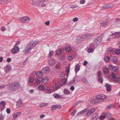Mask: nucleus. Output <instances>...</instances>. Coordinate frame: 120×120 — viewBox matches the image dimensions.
Instances as JSON below:
<instances>
[{"label":"nucleus","instance_id":"29","mask_svg":"<svg viewBox=\"0 0 120 120\" xmlns=\"http://www.w3.org/2000/svg\"><path fill=\"white\" fill-rule=\"evenodd\" d=\"M112 70L115 72L117 71L118 70V68L116 66H113L112 68Z\"/></svg>","mask_w":120,"mask_h":120},{"label":"nucleus","instance_id":"14","mask_svg":"<svg viewBox=\"0 0 120 120\" xmlns=\"http://www.w3.org/2000/svg\"><path fill=\"white\" fill-rule=\"evenodd\" d=\"M77 39L78 41H83L86 40V38L85 35L79 37H78L77 38Z\"/></svg>","mask_w":120,"mask_h":120},{"label":"nucleus","instance_id":"48","mask_svg":"<svg viewBox=\"0 0 120 120\" xmlns=\"http://www.w3.org/2000/svg\"><path fill=\"white\" fill-rule=\"evenodd\" d=\"M53 105L56 109L60 108H61V106L60 105Z\"/></svg>","mask_w":120,"mask_h":120},{"label":"nucleus","instance_id":"42","mask_svg":"<svg viewBox=\"0 0 120 120\" xmlns=\"http://www.w3.org/2000/svg\"><path fill=\"white\" fill-rule=\"evenodd\" d=\"M61 53V49H58L56 51V54L57 55L60 54Z\"/></svg>","mask_w":120,"mask_h":120},{"label":"nucleus","instance_id":"49","mask_svg":"<svg viewBox=\"0 0 120 120\" xmlns=\"http://www.w3.org/2000/svg\"><path fill=\"white\" fill-rule=\"evenodd\" d=\"M111 75L113 78V80H112H112H114L116 77V75L114 73H112Z\"/></svg>","mask_w":120,"mask_h":120},{"label":"nucleus","instance_id":"34","mask_svg":"<svg viewBox=\"0 0 120 120\" xmlns=\"http://www.w3.org/2000/svg\"><path fill=\"white\" fill-rule=\"evenodd\" d=\"M104 59L106 62H108L110 58L109 56H106L105 57Z\"/></svg>","mask_w":120,"mask_h":120},{"label":"nucleus","instance_id":"19","mask_svg":"<svg viewBox=\"0 0 120 120\" xmlns=\"http://www.w3.org/2000/svg\"><path fill=\"white\" fill-rule=\"evenodd\" d=\"M86 40H88L92 37V34L91 33H88L85 34Z\"/></svg>","mask_w":120,"mask_h":120},{"label":"nucleus","instance_id":"46","mask_svg":"<svg viewBox=\"0 0 120 120\" xmlns=\"http://www.w3.org/2000/svg\"><path fill=\"white\" fill-rule=\"evenodd\" d=\"M7 85L6 84H3L0 86V89L3 88L4 87H6Z\"/></svg>","mask_w":120,"mask_h":120},{"label":"nucleus","instance_id":"6","mask_svg":"<svg viewBox=\"0 0 120 120\" xmlns=\"http://www.w3.org/2000/svg\"><path fill=\"white\" fill-rule=\"evenodd\" d=\"M107 97L105 95L103 94H98L97 95L96 97V98L98 100H103L106 99Z\"/></svg>","mask_w":120,"mask_h":120},{"label":"nucleus","instance_id":"60","mask_svg":"<svg viewBox=\"0 0 120 120\" xmlns=\"http://www.w3.org/2000/svg\"><path fill=\"white\" fill-rule=\"evenodd\" d=\"M80 2L81 4H83L85 3V1L84 0H81L80 1Z\"/></svg>","mask_w":120,"mask_h":120},{"label":"nucleus","instance_id":"57","mask_svg":"<svg viewBox=\"0 0 120 120\" xmlns=\"http://www.w3.org/2000/svg\"><path fill=\"white\" fill-rule=\"evenodd\" d=\"M70 68L69 67H67L66 68V71L67 73L68 74L69 72Z\"/></svg>","mask_w":120,"mask_h":120},{"label":"nucleus","instance_id":"35","mask_svg":"<svg viewBox=\"0 0 120 120\" xmlns=\"http://www.w3.org/2000/svg\"><path fill=\"white\" fill-rule=\"evenodd\" d=\"M53 95L56 98H58L60 97L59 95L57 94H54Z\"/></svg>","mask_w":120,"mask_h":120},{"label":"nucleus","instance_id":"45","mask_svg":"<svg viewBox=\"0 0 120 120\" xmlns=\"http://www.w3.org/2000/svg\"><path fill=\"white\" fill-rule=\"evenodd\" d=\"M98 80L99 82L101 83H102L103 82V80L101 77H98Z\"/></svg>","mask_w":120,"mask_h":120},{"label":"nucleus","instance_id":"16","mask_svg":"<svg viewBox=\"0 0 120 120\" xmlns=\"http://www.w3.org/2000/svg\"><path fill=\"white\" fill-rule=\"evenodd\" d=\"M36 75L38 77V78H41L43 74L42 72L38 71L36 72Z\"/></svg>","mask_w":120,"mask_h":120},{"label":"nucleus","instance_id":"61","mask_svg":"<svg viewBox=\"0 0 120 120\" xmlns=\"http://www.w3.org/2000/svg\"><path fill=\"white\" fill-rule=\"evenodd\" d=\"M78 18L77 17H75L73 19V20L74 22L78 20Z\"/></svg>","mask_w":120,"mask_h":120},{"label":"nucleus","instance_id":"15","mask_svg":"<svg viewBox=\"0 0 120 120\" xmlns=\"http://www.w3.org/2000/svg\"><path fill=\"white\" fill-rule=\"evenodd\" d=\"M45 90L46 93L47 94H50L52 92V89L49 87H47Z\"/></svg>","mask_w":120,"mask_h":120},{"label":"nucleus","instance_id":"38","mask_svg":"<svg viewBox=\"0 0 120 120\" xmlns=\"http://www.w3.org/2000/svg\"><path fill=\"white\" fill-rule=\"evenodd\" d=\"M115 52L116 54H120V50L119 49H116L115 50Z\"/></svg>","mask_w":120,"mask_h":120},{"label":"nucleus","instance_id":"41","mask_svg":"<svg viewBox=\"0 0 120 120\" xmlns=\"http://www.w3.org/2000/svg\"><path fill=\"white\" fill-rule=\"evenodd\" d=\"M47 105V104L45 103H43L39 105L40 107H42Z\"/></svg>","mask_w":120,"mask_h":120},{"label":"nucleus","instance_id":"13","mask_svg":"<svg viewBox=\"0 0 120 120\" xmlns=\"http://www.w3.org/2000/svg\"><path fill=\"white\" fill-rule=\"evenodd\" d=\"M33 5L35 6H38L41 2L38 0H31Z\"/></svg>","mask_w":120,"mask_h":120},{"label":"nucleus","instance_id":"47","mask_svg":"<svg viewBox=\"0 0 120 120\" xmlns=\"http://www.w3.org/2000/svg\"><path fill=\"white\" fill-rule=\"evenodd\" d=\"M53 54V51H50L48 57L49 58H50L52 56Z\"/></svg>","mask_w":120,"mask_h":120},{"label":"nucleus","instance_id":"64","mask_svg":"<svg viewBox=\"0 0 120 120\" xmlns=\"http://www.w3.org/2000/svg\"><path fill=\"white\" fill-rule=\"evenodd\" d=\"M115 22L116 23H120V19H117L116 20Z\"/></svg>","mask_w":120,"mask_h":120},{"label":"nucleus","instance_id":"3","mask_svg":"<svg viewBox=\"0 0 120 120\" xmlns=\"http://www.w3.org/2000/svg\"><path fill=\"white\" fill-rule=\"evenodd\" d=\"M102 37L101 36H98L95 39L94 41V44L96 45H99L102 40Z\"/></svg>","mask_w":120,"mask_h":120},{"label":"nucleus","instance_id":"51","mask_svg":"<svg viewBox=\"0 0 120 120\" xmlns=\"http://www.w3.org/2000/svg\"><path fill=\"white\" fill-rule=\"evenodd\" d=\"M93 49L91 48H90L88 49L87 50V51L89 53L92 52L93 51Z\"/></svg>","mask_w":120,"mask_h":120},{"label":"nucleus","instance_id":"9","mask_svg":"<svg viewBox=\"0 0 120 120\" xmlns=\"http://www.w3.org/2000/svg\"><path fill=\"white\" fill-rule=\"evenodd\" d=\"M34 81V79L31 77H30L28 79V84L30 86H32Z\"/></svg>","mask_w":120,"mask_h":120},{"label":"nucleus","instance_id":"23","mask_svg":"<svg viewBox=\"0 0 120 120\" xmlns=\"http://www.w3.org/2000/svg\"><path fill=\"white\" fill-rule=\"evenodd\" d=\"M79 70L80 66L78 64H77L75 66V73H77Z\"/></svg>","mask_w":120,"mask_h":120},{"label":"nucleus","instance_id":"2","mask_svg":"<svg viewBox=\"0 0 120 120\" xmlns=\"http://www.w3.org/2000/svg\"><path fill=\"white\" fill-rule=\"evenodd\" d=\"M20 87L19 84L16 82L9 84L7 86V88L10 91H15L18 90Z\"/></svg>","mask_w":120,"mask_h":120},{"label":"nucleus","instance_id":"52","mask_svg":"<svg viewBox=\"0 0 120 120\" xmlns=\"http://www.w3.org/2000/svg\"><path fill=\"white\" fill-rule=\"evenodd\" d=\"M77 79V77L76 76H75L72 80L73 83H75Z\"/></svg>","mask_w":120,"mask_h":120},{"label":"nucleus","instance_id":"4","mask_svg":"<svg viewBox=\"0 0 120 120\" xmlns=\"http://www.w3.org/2000/svg\"><path fill=\"white\" fill-rule=\"evenodd\" d=\"M21 21L23 23L28 22L30 21V19L27 16H25L21 18Z\"/></svg>","mask_w":120,"mask_h":120},{"label":"nucleus","instance_id":"28","mask_svg":"<svg viewBox=\"0 0 120 120\" xmlns=\"http://www.w3.org/2000/svg\"><path fill=\"white\" fill-rule=\"evenodd\" d=\"M64 94L66 95H67L69 94L70 93V91L68 90L65 89L64 91Z\"/></svg>","mask_w":120,"mask_h":120},{"label":"nucleus","instance_id":"10","mask_svg":"<svg viewBox=\"0 0 120 120\" xmlns=\"http://www.w3.org/2000/svg\"><path fill=\"white\" fill-rule=\"evenodd\" d=\"M111 60L112 61L113 63L114 64H116L117 63L118 61V58L117 57L115 56H114L111 57Z\"/></svg>","mask_w":120,"mask_h":120},{"label":"nucleus","instance_id":"24","mask_svg":"<svg viewBox=\"0 0 120 120\" xmlns=\"http://www.w3.org/2000/svg\"><path fill=\"white\" fill-rule=\"evenodd\" d=\"M98 117V116L97 114H94L92 116V120H97Z\"/></svg>","mask_w":120,"mask_h":120},{"label":"nucleus","instance_id":"21","mask_svg":"<svg viewBox=\"0 0 120 120\" xmlns=\"http://www.w3.org/2000/svg\"><path fill=\"white\" fill-rule=\"evenodd\" d=\"M108 22L107 21H102L101 22V25L103 27H105L108 24Z\"/></svg>","mask_w":120,"mask_h":120},{"label":"nucleus","instance_id":"43","mask_svg":"<svg viewBox=\"0 0 120 120\" xmlns=\"http://www.w3.org/2000/svg\"><path fill=\"white\" fill-rule=\"evenodd\" d=\"M60 63H58L55 66V68L57 69H59L60 68Z\"/></svg>","mask_w":120,"mask_h":120},{"label":"nucleus","instance_id":"27","mask_svg":"<svg viewBox=\"0 0 120 120\" xmlns=\"http://www.w3.org/2000/svg\"><path fill=\"white\" fill-rule=\"evenodd\" d=\"M87 111V110L86 109H84L82 111H81L80 112H79L77 113V115H80L82 114H83L84 113L86 112Z\"/></svg>","mask_w":120,"mask_h":120},{"label":"nucleus","instance_id":"30","mask_svg":"<svg viewBox=\"0 0 120 120\" xmlns=\"http://www.w3.org/2000/svg\"><path fill=\"white\" fill-rule=\"evenodd\" d=\"M71 48L69 46H67L65 49V51L67 52H70L71 50Z\"/></svg>","mask_w":120,"mask_h":120},{"label":"nucleus","instance_id":"44","mask_svg":"<svg viewBox=\"0 0 120 120\" xmlns=\"http://www.w3.org/2000/svg\"><path fill=\"white\" fill-rule=\"evenodd\" d=\"M5 102L3 101H2L0 103V105L4 106H5Z\"/></svg>","mask_w":120,"mask_h":120},{"label":"nucleus","instance_id":"33","mask_svg":"<svg viewBox=\"0 0 120 120\" xmlns=\"http://www.w3.org/2000/svg\"><path fill=\"white\" fill-rule=\"evenodd\" d=\"M107 114H106L104 115L101 116L99 117V119L100 120H103L106 117H107Z\"/></svg>","mask_w":120,"mask_h":120},{"label":"nucleus","instance_id":"40","mask_svg":"<svg viewBox=\"0 0 120 120\" xmlns=\"http://www.w3.org/2000/svg\"><path fill=\"white\" fill-rule=\"evenodd\" d=\"M67 79L66 78H65L64 79H62L61 80V82H62L64 84H65L67 81Z\"/></svg>","mask_w":120,"mask_h":120},{"label":"nucleus","instance_id":"1","mask_svg":"<svg viewBox=\"0 0 120 120\" xmlns=\"http://www.w3.org/2000/svg\"><path fill=\"white\" fill-rule=\"evenodd\" d=\"M38 42V41L36 40L30 41L27 44L26 47L23 51V52L26 54L28 53L30 51L35 47Z\"/></svg>","mask_w":120,"mask_h":120},{"label":"nucleus","instance_id":"5","mask_svg":"<svg viewBox=\"0 0 120 120\" xmlns=\"http://www.w3.org/2000/svg\"><path fill=\"white\" fill-rule=\"evenodd\" d=\"M19 51V49L18 47L15 45L14 47L13 48L11 51V52L13 54H14L17 53Z\"/></svg>","mask_w":120,"mask_h":120},{"label":"nucleus","instance_id":"26","mask_svg":"<svg viewBox=\"0 0 120 120\" xmlns=\"http://www.w3.org/2000/svg\"><path fill=\"white\" fill-rule=\"evenodd\" d=\"M41 82V78H38L35 81V83H36L38 85Z\"/></svg>","mask_w":120,"mask_h":120},{"label":"nucleus","instance_id":"32","mask_svg":"<svg viewBox=\"0 0 120 120\" xmlns=\"http://www.w3.org/2000/svg\"><path fill=\"white\" fill-rule=\"evenodd\" d=\"M74 58V56L71 55H68V59L70 61L72 60Z\"/></svg>","mask_w":120,"mask_h":120},{"label":"nucleus","instance_id":"25","mask_svg":"<svg viewBox=\"0 0 120 120\" xmlns=\"http://www.w3.org/2000/svg\"><path fill=\"white\" fill-rule=\"evenodd\" d=\"M39 90L42 91L45 90V88L44 86L42 85H40L38 87Z\"/></svg>","mask_w":120,"mask_h":120},{"label":"nucleus","instance_id":"8","mask_svg":"<svg viewBox=\"0 0 120 120\" xmlns=\"http://www.w3.org/2000/svg\"><path fill=\"white\" fill-rule=\"evenodd\" d=\"M114 5L112 4H110L107 5H105L102 7V9H109L114 7Z\"/></svg>","mask_w":120,"mask_h":120},{"label":"nucleus","instance_id":"7","mask_svg":"<svg viewBox=\"0 0 120 120\" xmlns=\"http://www.w3.org/2000/svg\"><path fill=\"white\" fill-rule=\"evenodd\" d=\"M42 70L43 73L45 74L47 73L49 71V67H45L43 68Z\"/></svg>","mask_w":120,"mask_h":120},{"label":"nucleus","instance_id":"18","mask_svg":"<svg viewBox=\"0 0 120 120\" xmlns=\"http://www.w3.org/2000/svg\"><path fill=\"white\" fill-rule=\"evenodd\" d=\"M16 103L17 107V108L21 107L22 105V103L21 99L18 100L17 101Z\"/></svg>","mask_w":120,"mask_h":120},{"label":"nucleus","instance_id":"62","mask_svg":"<svg viewBox=\"0 0 120 120\" xmlns=\"http://www.w3.org/2000/svg\"><path fill=\"white\" fill-rule=\"evenodd\" d=\"M75 89L74 87V86H71L70 88V89L72 91L74 90Z\"/></svg>","mask_w":120,"mask_h":120},{"label":"nucleus","instance_id":"11","mask_svg":"<svg viewBox=\"0 0 120 120\" xmlns=\"http://www.w3.org/2000/svg\"><path fill=\"white\" fill-rule=\"evenodd\" d=\"M102 101L98 100L97 99H92L91 100L90 102V103L93 104H96L98 103H100L101 101Z\"/></svg>","mask_w":120,"mask_h":120},{"label":"nucleus","instance_id":"12","mask_svg":"<svg viewBox=\"0 0 120 120\" xmlns=\"http://www.w3.org/2000/svg\"><path fill=\"white\" fill-rule=\"evenodd\" d=\"M48 62L49 65L52 66L55 64L56 61L54 59H51L48 61Z\"/></svg>","mask_w":120,"mask_h":120},{"label":"nucleus","instance_id":"59","mask_svg":"<svg viewBox=\"0 0 120 120\" xmlns=\"http://www.w3.org/2000/svg\"><path fill=\"white\" fill-rule=\"evenodd\" d=\"M56 109L54 107V105H53L52 106L51 108V111L52 112H53L54 110H55Z\"/></svg>","mask_w":120,"mask_h":120},{"label":"nucleus","instance_id":"17","mask_svg":"<svg viewBox=\"0 0 120 120\" xmlns=\"http://www.w3.org/2000/svg\"><path fill=\"white\" fill-rule=\"evenodd\" d=\"M95 109L94 108H93L90 110H89L88 112L86 114V116H88L91 115L92 113H93L95 111Z\"/></svg>","mask_w":120,"mask_h":120},{"label":"nucleus","instance_id":"20","mask_svg":"<svg viewBox=\"0 0 120 120\" xmlns=\"http://www.w3.org/2000/svg\"><path fill=\"white\" fill-rule=\"evenodd\" d=\"M112 34L109 35V36H114L115 35H116V36H115L114 37V38H116L117 37H120V32H116L114 33H112Z\"/></svg>","mask_w":120,"mask_h":120},{"label":"nucleus","instance_id":"53","mask_svg":"<svg viewBox=\"0 0 120 120\" xmlns=\"http://www.w3.org/2000/svg\"><path fill=\"white\" fill-rule=\"evenodd\" d=\"M45 79L44 78H41V82H43V83H46L47 82V81H45Z\"/></svg>","mask_w":120,"mask_h":120},{"label":"nucleus","instance_id":"37","mask_svg":"<svg viewBox=\"0 0 120 120\" xmlns=\"http://www.w3.org/2000/svg\"><path fill=\"white\" fill-rule=\"evenodd\" d=\"M109 53L110 52L111 53H110V55H112L111 54H112V52L114 51V49L113 48H110L109 49Z\"/></svg>","mask_w":120,"mask_h":120},{"label":"nucleus","instance_id":"58","mask_svg":"<svg viewBox=\"0 0 120 120\" xmlns=\"http://www.w3.org/2000/svg\"><path fill=\"white\" fill-rule=\"evenodd\" d=\"M78 7H79L78 6H77L75 5H72L71 6L70 8H77Z\"/></svg>","mask_w":120,"mask_h":120},{"label":"nucleus","instance_id":"22","mask_svg":"<svg viewBox=\"0 0 120 120\" xmlns=\"http://www.w3.org/2000/svg\"><path fill=\"white\" fill-rule=\"evenodd\" d=\"M60 87L59 83H56L53 86V88L55 90H56L59 89Z\"/></svg>","mask_w":120,"mask_h":120},{"label":"nucleus","instance_id":"54","mask_svg":"<svg viewBox=\"0 0 120 120\" xmlns=\"http://www.w3.org/2000/svg\"><path fill=\"white\" fill-rule=\"evenodd\" d=\"M113 66L111 64H110L108 66V68L110 70H112V68L113 67Z\"/></svg>","mask_w":120,"mask_h":120},{"label":"nucleus","instance_id":"50","mask_svg":"<svg viewBox=\"0 0 120 120\" xmlns=\"http://www.w3.org/2000/svg\"><path fill=\"white\" fill-rule=\"evenodd\" d=\"M101 72L100 71H99L98 72V78L101 77Z\"/></svg>","mask_w":120,"mask_h":120},{"label":"nucleus","instance_id":"63","mask_svg":"<svg viewBox=\"0 0 120 120\" xmlns=\"http://www.w3.org/2000/svg\"><path fill=\"white\" fill-rule=\"evenodd\" d=\"M0 29L3 31H4L6 30V29L4 27H2Z\"/></svg>","mask_w":120,"mask_h":120},{"label":"nucleus","instance_id":"36","mask_svg":"<svg viewBox=\"0 0 120 120\" xmlns=\"http://www.w3.org/2000/svg\"><path fill=\"white\" fill-rule=\"evenodd\" d=\"M6 68H7V69L5 71L6 72H8L10 71L11 70V67L9 66L8 65L6 67Z\"/></svg>","mask_w":120,"mask_h":120},{"label":"nucleus","instance_id":"31","mask_svg":"<svg viewBox=\"0 0 120 120\" xmlns=\"http://www.w3.org/2000/svg\"><path fill=\"white\" fill-rule=\"evenodd\" d=\"M103 71L104 73L107 74L109 72V69L107 68H105L103 69Z\"/></svg>","mask_w":120,"mask_h":120},{"label":"nucleus","instance_id":"39","mask_svg":"<svg viewBox=\"0 0 120 120\" xmlns=\"http://www.w3.org/2000/svg\"><path fill=\"white\" fill-rule=\"evenodd\" d=\"M114 105L112 104L110 105L107 106L106 107V109H109L112 108L113 107H114Z\"/></svg>","mask_w":120,"mask_h":120},{"label":"nucleus","instance_id":"56","mask_svg":"<svg viewBox=\"0 0 120 120\" xmlns=\"http://www.w3.org/2000/svg\"><path fill=\"white\" fill-rule=\"evenodd\" d=\"M76 110L74 109L71 113V115H75V113L76 112Z\"/></svg>","mask_w":120,"mask_h":120},{"label":"nucleus","instance_id":"55","mask_svg":"<svg viewBox=\"0 0 120 120\" xmlns=\"http://www.w3.org/2000/svg\"><path fill=\"white\" fill-rule=\"evenodd\" d=\"M105 87L107 88L110 87L111 86V85L108 83L106 84L105 85Z\"/></svg>","mask_w":120,"mask_h":120}]
</instances>
